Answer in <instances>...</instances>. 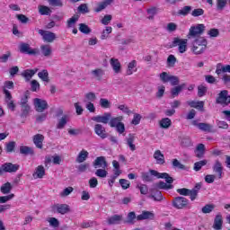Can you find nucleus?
<instances>
[{"instance_id":"35","label":"nucleus","mask_w":230,"mask_h":230,"mask_svg":"<svg viewBox=\"0 0 230 230\" xmlns=\"http://www.w3.org/2000/svg\"><path fill=\"white\" fill-rule=\"evenodd\" d=\"M147 12V19L149 21H154L155 15H157L158 9L157 7H150L146 10Z\"/></svg>"},{"instance_id":"21","label":"nucleus","mask_w":230,"mask_h":230,"mask_svg":"<svg viewBox=\"0 0 230 230\" xmlns=\"http://www.w3.org/2000/svg\"><path fill=\"white\" fill-rule=\"evenodd\" d=\"M39 71V68L34 69H26L22 73V76L27 81L30 82L33 75Z\"/></svg>"},{"instance_id":"46","label":"nucleus","mask_w":230,"mask_h":230,"mask_svg":"<svg viewBox=\"0 0 230 230\" xmlns=\"http://www.w3.org/2000/svg\"><path fill=\"white\" fill-rule=\"evenodd\" d=\"M69 119V117L67 115L63 116L58 123L57 128H64V127H66V125H67V120Z\"/></svg>"},{"instance_id":"54","label":"nucleus","mask_w":230,"mask_h":230,"mask_svg":"<svg viewBox=\"0 0 230 230\" xmlns=\"http://www.w3.org/2000/svg\"><path fill=\"white\" fill-rule=\"evenodd\" d=\"M40 90V84L38 83L37 80H32L31 82V91H32V93H37V91Z\"/></svg>"},{"instance_id":"6","label":"nucleus","mask_w":230,"mask_h":230,"mask_svg":"<svg viewBox=\"0 0 230 230\" xmlns=\"http://www.w3.org/2000/svg\"><path fill=\"white\" fill-rule=\"evenodd\" d=\"M19 49L21 53H24L25 55H39V49H31L28 43H21Z\"/></svg>"},{"instance_id":"43","label":"nucleus","mask_w":230,"mask_h":230,"mask_svg":"<svg viewBox=\"0 0 230 230\" xmlns=\"http://www.w3.org/2000/svg\"><path fill=\"white\" fill-rule=\"evenodd\" d=\"M12 183L6 182L1 187V192L4 193V195H8L12 191Z\"/></svg>"},{"instance_id":"62","label":"nucleus","mask_w":230,"mask_h":230,"mask_svg":"<svg viewBox=\"0 0 230 230\" xmlns=\"http://www.w3.org/2000/svg\"><path fill=\"white\" fill-rule=\"evenodd\" d=\"M175 62H177V58H175V56L173 55H170L167 58L168 66H170L171 67H173V66H175Z\"/></svg>"},{"instance_id":"30","label":"nucleus","mask_w":230,"mask_h":230,"mask_svg":"<svg viewBox=\"0 0 230 230\" xmlns=\"http://www.w3.org/2000/svg\"><path fill=\"white\" fill-rule=\"evenodd\" d=\"M44 141V136L37 134L33 137V143L37 148H42V143Z\"/></svg>"},{"instance_id":"58","label":"nucleus","mask_w":230,"mask_h":230,"mask_svg":"<svg viewBox=\"0 0 230 230\" xmlns=\"http://www.w3.org/2000/svg\"><path fill=\"white\" fill-rule=\"evenodd\" d=\"M169 33H173V31H177V24L175 22H169L165 28Z\"/></svg>"},{"instance_id":"10","label":"nucleus","mask_w":230,"mask_h":230,"mask_svg":"<svg viewBox=\"0 0 230 230\" xmlns=\"http://www.w3.org/2000/svg\"><path fill=\"white\" fill-rule=\"evenodd\" d=\"M173 208L176 209H184L188 206V199L184 197H177L172 201Z\"/></svg>"},{"instance_id":"40","label":"nucleus","mask_w":230,"mask_h":230,"mask_svg":"<svg viewBox=\"0 0 230 230\" xmlns=\"http://www.w3.org/2000/svg\"><path fill=\"white\" fill-rule=\"evenodd\" d=\"M96 101V93L90 92L84 95V103L93 102Z\"/></svg>"},{"instance_id":"16","label":"nucleus","mask_w":230,"mask_h":230,"mask_svg":"<svg viewBox=\"0 0 230 230\" xmlns=\"http://www.w3.org/2000/svg\"><path fill=\"white\" fill-rule=\"evenodd\" d=\"M137 72V61L132 60L128 64V68L126 70L127 76H132L134 73Z\"/></svg>"},{"instance_id":"47","label":"nucleus","mask_w":230,"mask_h":230,"mask_svg":"<svg viewBox=\"0 0 230 230\" xmlns=\"http://www.w3.org/2000/svg\"><path fill=\"white\" fill-rule=\"evenodd\" d=\"M148 198L153 199L156 202H161V200H163V194L161 191L156 190L154 194L149 195Z\"/></svg>"},{"instance_id":"56","label":"nucleus","mask_w":230,"mask_h":230,"mask_svg":"<svg viewBox=\"0 0 230 230\" xmlns=\"http://www.w3.org/2000/svg\"><path fill=\"white\" fill-rule=\"evenodd\" d=\"M206 93H208V88L204 84L198 86V96H199V98L205 96Z\"/></svg>"},{"instance_id":"42","label":"nucleus","mask_w":230,"mask_h":230,"mask_svg":"<svg viewBox=\"0 0 230 230\" xmlns=\"http://www.w3.org/2000/svg\"><path fill=\"white\" fill-rule=\"evenodd\" d=\"M39 13L40 15H50L51 14V9L46 5H40L39 7Z\"/></svg>"},{"instance_id":"9","label":"nucleus","mask_w":230,"mask_h":230,"mask_svg":"<svg viewBox=\"0 0 230 230\" xmlns=\"http://www.w3.org/2000/svg\"><path fill=\"white\" fill-rule=\"evenodd\" d=\"M33 103L37 112H44L48 109V102L45 100L36 98L33 100Z\"/></svg>"},{"instance_id":"29","label":"nucleus","mask_w":230,"mask_h":230,"mask_svg":"<svg viewBox=\"0 0 230 230\" xmlns=\"http://www.w3.org/2000/svg\"><path fill=\"white\" fill-rule=\"evenodd\" d=\"M134 141H136V137L132 134H129L128 137L126 138V143L131 152L136 151V145H134Z\"/></svg>"},{"instance_id":"15","label":"nucleus","mask_w":230,"mask_h":230,"mask_svg":"<svg viewBox=\"0 0 230 230\" xmlns=\"http://www.w3.org/2000/svg\"><path fill=\"white\" fill-rule=\"evenodd\" d=\"M40 54L43 57H51L53 55V49L51 48V45L49 44H42L40 47Z\"/></svg>"},{"instance_id":"60","label":"nucleus","mask_w":230,"mask_h":230,"mask_svg":"<svg viewBox=\"0 0 230 230\" xmlns=\"http://www.w3.org/2000/svg\"><path fill=\"white\" fill-rule=\"evenodd\" d=\"M141 114L135 113L131 121L132 125H139L141 123Z\"/></svg>"},{"instance_id":"20","label":"nucleus","mask_w":230,"mask_h":230,"mask_svg":"<svg viewBox=\"0 0 230 230\" xmlns=\"http://www.w3.org/2000/svg\"><path fill=\"white\" fill-rule=\"evenodd\" d=\"M107 166L105 156H98L93 162V168H107Z\"/></svg>"},{"instance_id":"2","label":"nucleus","mask_w":230,"mask_h":230,"mask_svg":"<svg viewBox=\"0 0 230 230\" xmlns=\"http://www.w3.org/2000/svg\"><path fill=\"white\" fill-rule=\"evenodd\" d=\"M208 48V40L204 37H199L192 41L191 51L194 55H202Z\"/></svg>"},{"instance_id":"11","label":"nucleus","mask_w":230,"mask_h":230,"mask_svg":"<svg viewBox=\"0 0 230 230\" xmlns=\"http://www.w3.org/2000/svg\"><path fill=\"white\" fill-rule=\"evenodd\" d=\"M53 213H59V215H66L69 213V207L67 204H55L51 207Z\"/></svg>"},{"instance_id":"25","label":"nucleus","mask_w":230,"mask_h":230,"mask_svg":"<svg viewBox=\"0 0 230 230\" xmlns=\"http://www.w3.org/2000/svg\"><path fill=\"white\" fill-rule=\"evenodd\" d=\"M121 220H123V216L114 215V216L110 217L107 219V222H108L109 226H116L118 224H120Z\"/></svg>"},{"instance_id":"27","label":"nucleus","mask_w":230,"mask_h":230,"mask_svg":"<svg viewBox=\"0 0 230 230\" xmlns=\"http://www.w3.org/2000/svg\"><path fill=\"white\" fill-rule=\"evenodd\" d=\"M187 105L192 107L193 109H198V111H204V102L203 101H188Z\"/></svg>"},{"instance_id":"48","label":"nucleus","mask_w":230,"mask_h":230,"mask_svg":"<svg viewBox=\"0 0 230 230\" xmlns=\"http://www.w3.org/2000/svg\"><path fill=\"white\" fill-rule=\"evenodd\" d=\"M111 33H112V27L107 26L105 30H103L102 32V35H101L102 40H105V39H107L109 35H111Z\"/></svg>"},{"instance_id":"50","label":"nucleus","mask_w":230,"mask_h":230,"mask_svg":"<svg viewBox=\"0 0 230 230\" xmlns=\"http://www.w3.org/2000/svg\"><path fill=\"white\" fill-rule=\"evenodd\" d=\"M208 164V160H201L199 162H196L194 164V170L195 172H199L202 169V166H206Z\"/></svg>"},{"instance_id":"61","label":"nucleus","mask_w":230,"mask_h":230,"mask_svg":"<svg viewBox=\"0 0 230 230\" xmlns=\"http://www.w3.org/2000/svg\"><path fill=\"white\" fill-rule=\"evenodd\" d=\"M226 4H227V0H217V10L219 11L224 10Z\"/></svg>"},{"instance_id":"14","label":"nucleus","mask_w":230,"mask_h":230,"mask_svg":"<svg viewBox=\"0 0 230 230\" xmlns=\"http://www.w3.org/2000/svg\"><path fill=\"white\" fill-rule=\"evenodd\" d=\"M44 175H46V169L43 165H38L32 173L33 179H44Z\"/></svg>"},{"instance_id":"37","label":"nucleus","mask_w":230,"mask_h":230,"mask_svg":"<svg viewBox=\"0 0 230 230\" xmlns=\"http://www.w3.org/2000/svg\"><path fill=\"white\" fill-rule=\"evenodd\" d=\"M205 150L206 146H204V144H199L195 150L196 157H202L204 155Z\"/></svg>"},{"instance_id":"31","label":"nucleus","mask_w":230,"mask_h":230,"mask_svg":"<svg viewBox=\"0 0 230 230\" xmlns=\"http://www.w3.org/2000/svg\"><path fill=\"white\" fill-rule=\"evenodd\" d=\"M87 157H89V152L83 149L77 155L75 161L76 163H84L87 159Z\"/></svg>"},{"instance_id":"19","label":"nucleus","mask_w":230,"mask_h":230,"mask_svg":"<svg viewBox=\"0 0 230 230\" xmlns=\"http://www.w3.org/2000/svg\"><path fill=\"white\" fill-rule=\"evenodd\" d=\"M212 168L213 172L217 173L218 179H222V173H224V166H222V163L218 160H216Z\"/></svg>"},{"instance_id":"55","label":"nucleus","mask_w":230,"mask_h":230,"mask_svg":"<svg viewBox=\"0 0 230 230\" xmlns=\"http://www.w3.org/2000/svg\"><path fill=\"white\" fill-rule=\"evenodd\" d=\"M213 209H215V205L207 204L202 208L201 211H202V213H204V215H208V213H211V211H213Z\"/></svg>"},{"instance_id":"28","label":"nucleus","mask_w":230,"mask_h":230,"mask_svg":"<svg viewBox=\"0 0 230 230\" xmlns=\"http://www.w3.org/2000/svg\"><path fill=\"white\" fill-rule=\"evenodd\" d=\"M123 121V116L114 117L110 119L109 125L111 127V128H115L118 127V125H120Z\"/></svg>"},{"instance_id":"22","label":"nucleus","mask_w":230,"mask_h":230,"mask_svg":"<svg viewBox=\"0 0 230 230\" xmlns=\"http://www.w3.org/2000/svg\"><path fill=\"white\" fill-rule=\"evenodd\" d=\"M4 94H5V102L7 103L8 109L13 111L15 109V104H13V101H12V93H10V91L4 89Z\"/></svg>"},{"instance_id":"33","label":"nucleus","mask_w":230,"mask_h":230,"mask_svg":"<svg viewBox=\"0 0 230 230\" xmlns=\"http://www.w3.org/2000/svg\"><path fill=\"white\" fill-rule=\"evenodd\" d=\"M20 154H22V155H33V148L26 146H21Z\"/></svg>"},{"instance_id":"12","label":"nucleus","mask_w":230,"mask_h":230,"mask_svg":"<svg viewBox=\"0 0 230 230\" xmlns=\"http://www.w3.org/2000/svg\"><path fill=\"white\" fill-rule=\"evenodd\" d=\"M155 218V214L152 211H146L144 210L142 213L138 216H137V220H154Z\"/></svg>"},{"instance_id":"13","label":"nucleus","mask_w":230,"mask_h":230,"mask_svg":"<svg viewBox=\"0 0 230 230\" xmlns=\"http://www.w3.org/2000/svg\"><path fill=\"white\" fill-rule=\"evenodd\" d=\"M94 132L102 139L107 138V131L105 130V127H103V125L96 124L94 126Z\"/></svg>"},{"instance_id":"51","label":"nucleus","mask_w":230,"mask_h":230,"mask_svg":"<svg viewBox=\"0 0 230 230\" xmlns=\"http://www.w3.org/2000/svg\"><path fill=\"white\" fill-rule=\"evenodd\" d=\"M172 75H169L168 73L166 72H163L159 75V78L161 80V82H163V84H168V82H170V77Z\"/></svg>"},{"instance_id":"7","label":"nucleus","mask_w":230,"mask_h":230,"mask_svg":"<svg viewBox=\"0 0 230 230\" xmlns=\"http://www.w3.org/2000/svg\"><path fill=\"white\" fill-rule=\"evenodd\" d=\"M111 118H112V114L111 112H105L103 115L93 117L92 120L95 121L96 123H103L104 125H107V123H109L111 120Z\"/></svg>"},{"instance_id":"18","label":"nucleus","mask_w":230,"mask_h":230,"mask_svg":"<svg viewBox=\"0 0 230 230\" xmlns=\"http://www.w3.org/2000/svg\"><path fill=\"white\" fill-rule=\"evenodd\" d=\"M2 170L7 172L8 173H13L19 170L18 164H13L12 163H7L2 165Z\"/></svg>"},{"instance_id":"36","label":"nucleus","mask_w":230,"mask_h":230,"mask_svg":"<svg viewBox=\"0 0 230 230\" xmlns=\"http://www.w3.org/2000/svg\"><path fill=\"white\" fill-rule=\"evenodd\" d=\"M222 224H223L222 216L221 215L216 216V218L214 220V225H213L214 229L216 230L222 229Z\"/></svg>"},{"instance_id":"1","label":"nucleus","mask_w":230,"mask_h":230,"mask_svg":"<svg viewBox=\"0 0 230 230\" xmlns=\"http://www.w3.org/2000/svg\"><path fill=\"white\" fill-rule=\"evenodd\" d=\"M149 173H151L152 177H155L156 179H165V181H160L157 184V188H159V190H172L173 189V185H172V183L173 182V178H172V176H170V174L166 173V172H159L155 170H149Z\"/></svg>"},{"instance_id":"3","label":"nucleus","mask_w":230,"mask_h":230,"mask_svg":"<svg viewBox=\"0 0 230 230\" xmlns=\"http://www.w3.org/2000/svg\"><path fill=\"white\" fill-rule=\"evenodd\" d=\"M204 31H206V25L204 23H197L190 26L187 37L188 39H199Z\"/></svg>"},{"instance_id":"8","label":"nucleus","mask_w":230,"mask_h":230,"mask_svg":"<svg viewBox=\"0 0 230 230\" xmlns=\"http://www.w3.org/2000/svg\"><path fill=\"white\" fill-rule=\"evenodd\" d=\"M217 103L221 105H229L230 103V95L226 90L221 91L217 99Z\"/></svg>"},{"instance_id":"32","label":"nucleus","mask_w":230,"mask_h":230,"mask_svg":"<svg viewBox=\"0 0 230 230\" xmlns=\"http://www.w3.org/2000/svg\"><path fill=\"white\" fill-rule=\"evenodd\" d=\"M184 87H186V84H181L178 86H175V87L172 88L171 89V94H172V98H175V96L180 94L181 91H182V89H184Z\"/></svg>"},{"instance_id":"64","label":"nucleus","mask_w":230,"mask_h":230,"mask_svg":"<svg viewBox=\"0 0 230 230\" xmlns=\"http://www.w3.org/2000/svg\"><path fill=\"white\" fill-rule=\"evenodd\" d=\"M169 82L171 84V85H177L180 82L179 78L177 77V75H171V77H169Z\"/></svg>"},{"instance_id":"34","label":"nucleus","mask_w":230,"mask_h":230,"mask_svg":"<svg viewBox=\"0 0 230 230\" xmlns=\"http://www.w3.org/2000/svg\"><path fill=\"white\" fill-rule=\"evenodd\" d=\"M160 128H170L172 127V119L164 118L159 121Z\"/></svg>"},{"instance_id":"52","label":"nucleus","mask_w":230,"mask_h":230,"mask_svg":"<svg viewBox=\"0 0 230 230\" xmlns=\"http://www.w3.org/2000/svg\"><path fill=\"white\" fill-rule=\"evenodd\" d=\"M99 103L102 109H111V102L106 98H101Z\"/></svg>"},{"instance_id":"53","label":"nucleus","mask_w":230,"mask_h":230,"mask_svg":"<svg viewBox=\"0 0 230 230\" xmlns=\"http://www.w3.org/2000/svg\"><path fill=\"white\" fill-rule=\"evenodd\" d=\"M96 177H100L101 179H105L107 175H109V172L105 169H97L95 172Z\"/></svg>"},{"instance_id":"5","label":"nucleus","mask_w":230,"mask_h":230,"mask_svg":"<svg viewBox=\"0 0 230 230\" xmlns=\"http://www.w3.org/2000/svg\"><path fill=\"white\" fill-rule=\"evenodd\" d=\"M38 33H40L44 40V42H54L55 40L57 39V34H55L54 32H51L49 31H44L42 29H40L38 31Z\"/></svg>"},{"instance_id":"59","label":"nucleus","mask_w":230,"mask_h":230,"mask_svg":"<svg viewBox=\"0 0 230 230\" xmlns=\"http://www.w3.org/2000/svg\"><path fill=\"white\" fill-rule=\"evenodd\" d=\"M47 221L49 222V226H51V227H58L59 226L58 219L56 217H49L47 219Z\"/></svg>"},{"instance_id":"39","label":"nucleus","mask_w":230,"mask_h":230,"mask_svg":"<svg viewBox=\"0 0 230 230\" xmlns=\"http://www.w3.org/2000/svg\"><path fill=\"white\" fill-rule=\"evenodd\" d=\"M198 128H199V130H202V132H211V130L213 129V126L208 123H199Z\"/></svg>"},{"instance_id":"23","label":"nucleus","mask_w":230,"mask_h":230,"mask_svg":"<svg viewBox=\"0 0 230 230\" xmlns=\"http://www.w3.org/2000/svg\"><path fill=\"white\" fill-rule=\"evenodd\" d=\"M153 157L156 161V164H164V155L163 152H161V150H155Z\"/></svg>"},{"instance_id":"4","label":"nucleus","mask_w":230,"mask_h":230,"mask_svg":"<svg viewBox=\"0 0 230 230\" xmlns=\"http://www.w3.org/2000/svg\"><path fill=\"white\" fill-rule=\"evenodd\" d=\"M173 48L178 47V51L181 55L188 51V39L174 38L172 40Z\"/></svg>"},{"instance_id":"44","label":"nucleus","mask_w":230,"mask_h":230,"mask_svg":"<svg viewBox=\"0 0 230 230\" xmlns=\"http://www.w3.org/2000/svg\"><path fill=\"white\" fill-rule=\"evenodd\" d=\"M38 76L40 78V80H42V82H49V74L48 73V70L39 72Z\"/></svg>"},{"instance_id":"38","label":"nucleus","mask_w":230,"mask_h":230,"mask_svg":"<svg viewBox=\"0 0 230 230\" xmlns=\"http://www.w3.org/2000/svg\"><path fill=\"white\" fill-rule=\"evenodd\" d=\"M78 19H79L78 15H74L70 19H68L66 22L67 28H75V26L76 25V22H78Z\"/></svg>"},{"instance_id":"26","label":"nucleus","mask_w":230,"mask_h":230,"mask_svg":"<svg viewBox=\"0 0 230 230\" xmlns=\"http://www.w3.org/2000/svg\"><path fill=\"white\" fill-rule=\"evenodd\" d=\"M114 3V0H104L98 4L97 7L94 9L95 12L100 13L102 10H105L107 6H110V4H112Z\"/></svg>"},{"instance_id":"57","label":"nucleus","mask_w":230,"mask_h":230,"mask_svg":"<svg viewBox=\"0 0 230 230\" xmlns=\"http://www.w3.org/2000/svg\"><path fill=\"white\" fill-rule=\"evenodd\" d=\"M118 109L121 111L124 114H128V116H130V114H132V111H130L128 106L125 104L119 105Z\"/></svg>"},{"instance_id":"24","label":"nucleus","mask_w":230,"mask_h":230,"mask_svg":"<svg viewBox=\"0 0 230 230\" xmlns=\"http://www.w3.org/2000/svg\"><path fill=\"white\" fill-rule=\"evenodd\" d=\"M222 73H230V65H222V63H218L217 65L216 74L220 75Z\"/></svg>"},{"instance_id":"41","label":"nucleus","mask_w":230,"mask_h":230,"mask_svg":"<svg viewBox=\"0 0 230 230\" xmlns=\"http://www.w3.org/2000/svg\"><path fill=\"white\" fill-rule=\"evenodd\" d=\"M207 34L210 39H217V37H219L220 35V31L216 28H212L208 31Z\"/></svg>"},{"instance_id":"17","label":"nucleus","mask_w":230,"mask_h":230,"mask_svg":"<svg viewBox=\"0 0 230 230\" xmlns=\"http://www.w3.org/2000/svg\"><path fill=\"white\" fill-rule=\"evenodd\" d=\"M110 65L111 66V67L116 75H119V73H121V63H119V59L114 58H111Z\"/></svg>"},{"instance_id":"45","label":"nucleus","mask_w":230,"mask_h":230,"mask_svg":"<svg viewBox=\"0 0 230 230\" xmlns=\"http://www.w3.org/2000/svg\"><path fill=\"white\" fill-rule=\"evenodd\" d=\"M190 12H191V6L186 5L178 11V15L186 17V15L190 14Z\"/></svg>"},{"instance_id":"63","label":"nucleus","mask_w":230,"mask_h":230,"mask_svg":"<svg viewBox=\"0 0 230 230\" xmlns=\"http://www.w3.org/2000/svg\"><path fill=\"white\" fill-rule=\"evenodd\" d=\"M191 15L192 17H200V15H204V11L201 8L194 9Z\"/></svg>"},{"instance_id":"49","label":"nucleus","mask_w":230,"mask_h":230,"mask_svg":"<svg viewBox=\"0 0 230 230\" xmlns=\"http://www.w3.org/2000/svg\"><path fill=\"white\" fill-rule=\"evenodd\" d=\"M79 31H81V33H84V35H89V33H91V28H89L85 23H80Z\"/></svg>"}]
</instances>
